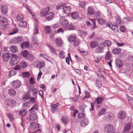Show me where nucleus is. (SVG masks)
I'll return each instance as SVG.
<instances>
[{"mask_svg":"<svg viewBox=\"0 0 133 133\" xmlns=\"http://www.w3.org/2000/svg\"><path fill=\"white\" fill-rule=\"evenodd\" d=\"M45 32L46 34H50L51 32V28L50 26H46L45 27Z\"/></svg>","mask_w":133,"mask_h":133,"instance_id":"nucleus-39","label":"nucleus"},{"mask_svg":"<svg viewBox=\"0 0 133 133\" xmlns=\"http://www.w3.org/2000/svg\"><path fill=\"white\" fill-rule=\"evenodd\" d=\"M126 98L128 100L129 103L133 106V98L127 95H126Z\"/></svg>","mask_w":133,"mask_h":133,"instance_id":"nucleus-33","label":"nucleus"},{"mask_svg":"<svg viewBox=\"0 0 133 133\" xmlns=\"http://www.w3.org/2000/svg\"><path fill=\"white\" fill-rule=\"evenodd\" d=\"M27 112L26 110H22L20 111L19 113V114L20 116H23L26 115Z\"/></svg>","mask_w":133,"mask_h":133,"instance_id":"nucleus-45","label":"nucleus"},{"mask_svg":"<svg viewBox=\"0 0 133 133\" xmlns=\"http://www.w3.org/2000/svg\"><path fill=\"white\" fill-rule=\"evenodd\" d=\"M39 56L42 57H43L46 60L50 62L51 63H53V62H52V59H51V58L50 57H49V58L46 55L42 54H41Z\"/></svg>","mask_w":133,"mask_h":133,"instance_id":"nucleus-21","label":"nucleus"},{"mask_svg":"<svg viewBox=\"0 0 133 133\" xmlns=\"http://www.w3.org/2000/svg\"><path fill=\"white\" fill-rule=\"evenodd\" d=\"M120 49H117V48L114 49L112 51V53L115 55H117L120 52Z\"/></svg>","mask_w":133,"mask_h":133,"instance_id":"nucleus-44","label":"nucleus"},{"mask_svg":"<svg viewBox=\"0 0 133 133\" xmlns=\"http://www.w3.org/2000/svg\"><path fill=\"white\" fill-rule=\"evenodd\" d=\"M8 92L9 95L12 97L16 95V92L15 91L12 89H9Z\"/></svg>","mask_w":133,"mask_h":133,"instance_id":"nucleus-24","label":"nucleus"},{"mask_svg":"<svg viewBox=\"0 0 133 133\" xmlns=\"http://www.w3.org/2000/svg\"><path fill=\"white\" fill-rule=\"evenodd\" d=\"M18 32V30L16 28H15L13 30V32H10L9 34V35H12L17 33Z\"/></svg>","mask_w":133,"mask_h":133,"instance_id":"nucleus-58","label":"nucleus"},{"mask_svg":"<svg viewBox=\"0 0 133 133\" xmlns=\"http://www.w3.org/2000/svg\"><path fill=\"white\" fill-rule=\"evenodd\" d=\"M111 54L109 51H108L106 53L105 57V59L106 61L109 60L111 58Z\"/></svg>","mask_w":133,"mask_h":133,"instance_id":"nucleus-30","label":"nucleus"},{"mask_svg":"<svg viewBox=\"0 0 133 133\" xmlns=\"http://www.w3.org/2000/svg\"><path fill=\"white\" fill-rule=\"evenodd\" d=\"M21 54L22 56L26 58V57H27L29 55V51L27 50H24L22 51L21 52Z\"/></svg>","mask_w":133,"mask_h":133,"instance_id":"nucleus-41","label":"nucleus"},{"mask_svg":"<svg viewBox=\"0 0 133 133\" xmlns=\"http://www.w3.org/2000/svg\"><path fill=\"white\" fill-rule=\"evenodd\" d=\"M54 16V14L52 12H48L45 16L46 19L48 21L51 20Z\"/></svg>","mask_w":133,"mask_h":133,"instance_id":"nucleus-12","label":"nucleus"},{"mask_svg":"<svg viewBox=\"0 0 133 133\" xmlns=\"http://www.w3.org/2000/svg\"><path fill=\"white\" fill-rule=\"evenodd\" d=\"M42 72L41 71H40L38 74V76H37V81H39V79H40V78H41V75H42Z\"/></svg>","mask_w":133,"mask_h":133,"instance_id":"nucleus-59","label":"nucleus"},{"mask_svg":"<svg viewBox=\"0 0 133 133\" xmlns=\"http://www.w3.org/2000/svg\"><path fill=\"white\" fill-rule=\"evenodd\" d=\"M123 19L124 21L127 23L130 22L132 21L131 19L128 18L124 17Z\"/></svg>","mask_w":133,"mask_h":133,"instance_id":"nucleus-53","label":"nucleus"},{"mask_svg":"<svg viewBox=\"0 0 133 133\" xmlns=\"http://www.w3.org/2000/svg\"><path fill=\"white\" fill-rule=\"evenodd\" d=\"M59 55L60 57L62 58H63L64 57V55L62 52H60L59 53Z\"/></svg>","mask_w":133,"mask_h":133,"instance_id":"nucleus-64","label":"nucleus"},{"mask_svg":"<svg viewBox=\"0 0 133 133\" xmlns=\"http://www.w3.org/2000/svg\"><path fill=\"white\" fill-rule=\"evenodd\" d=\"M5 102L8 105L11 106L15 105L16 103L15 100L10 98H7L5 99Z\"/></svg>","mask_w":133,"mask_h":133,"instance_id":"nucleus-6","label":"nucleus"},{"mask_svg":"<svg viewBox=\"0 0 133 133\" xmlns=\"http://www.w3.org/2000/svg\"><path fill=\"white\" fill-rule=\"evenodd\" d=\"M30 113L29 116V118H28L29 121H33L36 120L37 118V116L35 112L31 111Z\"/></svg>","mask_w":133,"mask_h":133,"instance_id":"nucleus-4","label":"nucleus"},{"mask_svg":"<svg viewBox=\"0 0 133 133\" xmlns=\"http://www.w3.org/2000/svg\"><path fill=\"white\" fill-rule=\"evenodd\" d=\"M19 25L22 28L25 27L26 26V23L25 21H23L19 23Z\"/></svg>","mask_w":133,"mask_h":133,"instance_id":"nucleus-47","label":"nucleus"},{"mask_svg":"<svg viewBox=\"0 0 133 133\" xmlns=\"http://www.w3.org/2000/svg\"><path fill=\"white\" fill-rule=\"evenodd\" d=\"M0 23L4 27H5L8 24V20L3 16L0 14Z\"/></svg>","mask_w":133,"mask_h":133,"instance_id":"nucleus-3","label":"nucleus"},{"mask_svg":"<svg viewBox=\"0 0 133 133\" xmlns=\"http://www.w3.org/2000/svg\"><path fill=\"white\" fill-rule=\"evenodd\" d=\"M60 105V104L57 103L56 104H52L51 105V110L53 112H54L57 109V107Z\"/></svg>","mask_w":133,"mask_h":133,"instance_id":"nucleus-19","label":"nucleus"},{"mask_svg":"<svg viewBox=\"0 0 133 133\" xmlns=\"http://www.w3.org/2000/svg\"><path fill=\"white\" fill-rule=\"evenodd\" d=\"M89 123V121L87 118L84 119L82 120L80 123L81 126L82 127H85Z\"/></svg>","mask_w":133,"mask_h":133,"instance_id":"nucleus-16","label":"nucleus"},{"mask_svg":"<svg viewBox=\"0 0 133 133\" xmlns=\"http://www.w3.org/2000/svg\"><path fill=\"white\" fill-rule=\"evenodd\" d=\"M24 18L23 16L21 14H19L16 18L17 20L18 21H21Z\"/></svg>","mask_w":133,"mask_h":133,"instance_id":"nucleus-48","label":"nucleus"},{"mask_svg":"<svg viewBox=\"0 0 133 133\" xmlns=\"http://www.w3.org/2000/svg\"><path fill=\"white\" fill-rule=\"evenodd\" d=\"M80 42L78 41H75L74 43V46L75 47H76L79 44Z\"/></svg>","mask_w":133,"mask_h":133,"instance_id":"nucleus-61","label":"nucleus"},{"mask_svg":"<svg viewBox=\"0 0 133 133\" xmlns=\"http://www.w3.org/2000/svg\"><path fill=\"white\" fill-rule=\"evenodd\" d=\"M22 75L24 77L28 78L30 76V74L28 72H24L22 73Z\"/></svg>","mask_w":133,"mask_h":133,"instance_id":"nucleus-49","label":"nucleus"},{"mask_svg":"<svg viewBox=\"0 0 133 133\" xmlns=\"http://www.w3.org/2000/svg\"><path fill=\"white\" fill-rule=\"evenodd\" d=\"M49 10L50 8L48 6L45 8L43 9L40 12V15L42 17L45 16Z\"/></svg>","mask_w":133,"mask_h":133,"instance_id":"nucleus-8","label":"nucleus"},{"mask_svg":"<svg viewBox=\"0 0 133 133\" xmlns=\"http://www.w3.org/2000/svg\"><path fill=\"white\" fill-rule=\"evenodd\" d=\"M0 8L3 14L5 15L7 14L8 10L6 5L4 4L2 5L1 6Z\"/></svg>","mask_w":133,"mask_h":133,"instance_id":"nucleus-13","label":"nucleus"},{"mask_svg":"<svg viewBox=\"0 0 133 133\" xmlns=\"http://www.w3.org/2000/svg\"><path fill=\"white\" fill-rule=\"evenodd\" d=\"M71 16L73 18L76 19L78 17V14L77 12H75L72 14Z\"/></svg>","mask_w":133,"mask_h":133,"instance_id":"nucleus-42","label":"nucleus"},{"mask_svg":"<svg viewBox=\"0 0 133 133\" xmlns=\"http://www.w3.org/2000/svg\"><path fill=\"white\" fill-rule=\"evenodd\" d=\"M10 50L13 53L17 52L18 51V48L16 46L12 45L10 47Z\"/></svg>","mask_w":133,"mask_h":133,"instance_id":"nucleus-31","label":"nucleus"},{"mask_svg":"<svg viewBox=\"0 0 133 133\" xmlns=\"http://www.w3.org/2000/svg\"><path fill=\"white\" fill-rule=\"evenodd\" d=\"M111 29L115 32H117L118 30L117 26V25H113V26L111 28Z\"/></svg>","mask_w":133,"mask_h":133,"instance_id":"nucleus-46","label":"nucleus"},{"mask_svg":"<svg viewBox=\"0 0 133 133\" xmlns=\"http://www.w3.org/2000/svg\"><path fill=\"white\" fill-rule=\"evenodd\" d=\"M105 45V46L107 47L110 46L111 44V41L108 40H105L104 43H103Z\"/></svg>","mask_w":133,"mask_h":133,"instance_id":"nucleus-38","label":"nucleus"},{"mask_svg":"<svg viewBox=\"0 0 133 133\" xmlns=\"http://www.w3.org/2000/svg\"><path fill=\"white\" fill-rule=\"evenodd\" d=\"M126 113L123 111L119 112L118 113V117L120 119H124L125 117Z\"/></svg>","mask_w":133,"mask_h":133,"instance_id":"nucleus-14","label":"nucleus"},{"mask_svg":"<svg viewBox=\"0 0 133 133\" xmlns=\"http://www.w3.org/2000/svg\"><path fill=\"white\" fill-rule=\"evenodd\" d=\"M2 59L4 62H6L8 61L10 57V54L7 52L3 53L2 55Z\"/></svg>","mask_w":133,"mask_h":133,"instance_id":"nucleus-7","label":"nucleus"},{"mask_svg":"<svg viewBox=\"0 0 133 133\" xmlns=\"http://www.w3.org/2000/svg\"><path fill=\"white\" fill-rule=\"evenodd\" d=\"M87 106L84 104H82L79 106V108L81 112H84L87 109Z\"/></svg>","mask_w":133,"mask_h":133,"instance_id":"nucleus-29","label":"nucleus"},{"mask_svg":"<svg viewBox=\"0 0 133 133\" xmlns=\"http://www.w3.org/2000/svg\"><path fill=\"white\" fill-rule=\"evenodd\" d=\"M17 72V70L14 69L10 70L9 72V78H10L13 76H14Z\"/></svg>","mask_w":133,"mask_h":133,"instance_id":"nucleus-18","label":"nucleus"},{"mask_svg":"<svg viewBox=\"0 0 133 133\" xmlns=\"http://www.w3.org/2000/svg\"><path fill=\"white\" fill-rule=\"evenodd\" d=\"M24 41L23 38L21 36L18 37H15L11 41V42L13 44H16L17 43H21Z\"/></svg>","mask_w":133,"mask_h":133,"instance_id":"nucleus-5","label":"nucleus"},{"mask_svg":"<svg viewBox=\"0 0 133 133\" xmlns=\"http://www.w3.org/2000/svg\"><path fill=\"white\" fill-rule=\"evenodd\" d=\"M30 98V96L29 95L27 94H24L22 97V99L23 100L25 101L29 99Z\"/></svg>","mask_w":133,"mask_h":133,"instance_id":"nucleus-50","label":"nucleus"},{"mask_svg":"<svg viewBox=\"0 0 133 133\" xmlns=\"http://www.w3.org/2000/svg\"><path fill=\"white\" fill-rule=\"evenodd\" d=\"M95 14L96 17H99L101 15V12L99 11H97L96 12Z\"/></svg>","mask_w":133,"mask_h":133,"instance_id":"nucleus-63","label":"nucleus"},{"mask_svg":"<svg viewBox=\"0 0 133 133\" xmlns=\"http://www.w3.org/2000/svg\"><path fill=\"white\" fill-rule=\"evenodd\" d=\"M116 64L119 68H121L123 65L122 61L120 59H116Z\"/></svg>","mask_w":133,"mask_h":133,"instance_id":"nucleus-17","label":"nucleus"},{"mask_svg":"<svg viewBox=\"0 0 133 133\" xmlns=\"http://www.w3.org/2000/svg\"><path fill=\"white\" fill-rule=\"evenodd\" d=\"M96 84L97 86L99 88L101 87L102 86L101 82L99 80H98L96 81Z\"/></svg>","mask_w":133,"mask_h":133,"instance_id":"nucleus-55","label":"nucleus"},{"mask_svg":"<svg viewBox=\"0 0 133 133\" xmlns=\"http://www.w3.org/2000/svg\"><path fill=\"white\" fill-rule=\"evenodd\" d=\"M34 56L32 54H29L28 56L26 57L25 59L29 61H33L35 60Z\"/></svg>","mask_w":133,"mask_h":133,"instance_id":"nucleus-22","label":"nucleus"},{"mask_svg":"<svg viewBox=\"0 0 133 133\" xmlns=\"http://www.w3.org/2000/svg\"><path fill=\"white\" fill-rule=\"evenodd\" d=\"M55 41L57 45L59 46H61L63 43L62 40L59 38H57L55 40Z\"/></svg>","mask_w":133,"mask_h":133,"instance_id":"nucleus-27","label":"nucleus"},{"mask_svg":"<svg viewBox=\"0 0 133 133\" xmlns=\"http://www.w3.org/2000/svg\"><path fill=\"white\" fill-rule=\"evenodd\" d=\"M30 127L32 129L38 128L39 127V124L36 122H32L30 124Z\"/></svg>","mask_w":133,"mask_h":133,"instance_id":"nucleus-23","label":"nucleus"},{"mask_svg":"<svg viewBox=\"0 0 133 133\" xmlns=\"http://www.w3.org/2000/svg\"><path fill=\"white\" fill-rule=\"evenodd\" d=\"M21 85L20 81L18 80L13 81L12 82V86L14 88H19Z\"/></svg>","mask_w":133,"mask_h":133,"instance_id":"nucleus-11","label":"nucleus"},{"mask_svg":"<svg viewBox=\"0 0 133 133\" xmlns=\"http://www.w3.org/2000/svg\"><path fill=\"white\" fill-rule=\"evenodd\" d=\"M97 21L98 23L101 25L105 24L107 23V21L105 19L101 18H98Z\"/></svg>","mask_w":133,"mask_h":133,"instance_id":"nucleus-26","label":"nucleus"},{"mask_svg":"<svg viewBox=\"0 0 133 133\" xmlns=\"http://www.w3.org/2000/svg\"><path fill=\"white\" fill-rule=\"evenodd\" d=\"M131 128V125L129 123L126 124L125 125L123 131L124 132H128Z\"/></svg>","mask_w":133,"mask_h":133,"instance_id":"nucleus-20","label":"nucleus"},{"mask_svg":"<svg viewBox=\"0 0 133 133\" xmlns=\"http://www.w3.org/2000/svg\"><path fill=\"white\" fill-rule=\"evenodd\" d=\"M60 23L61 25H66V20L65 18L64 17H62L60 18Z\"/></svg>","mask_w":133,"mask_h":133,"instance_id":"nucleus-34","label":"nucleus"},{"mask_svg":"<svg viewBox=\"0 0 133 133\" xmlns=\"http://www.w3.org/2000/svg\"><path fill=\"white\" fill-rule=\"evenodd\" d=\"M104 100V98L102 97H99L97 98L96 101L97 104H99L102 103Z\"/></svg>","mask_w":133,"mask_h":133,"instance_id":"nucleus-35","label":"nucleus"},{"mask_svg":"<svg viewBox=\"0 0 133 133\" xmlns=\"http://www.w3.org/2000/svg\"><path fill=\"white\" fill-rule=\"evenodd\" d=\"M87 13L89 15H92L95 14V10L94 9L89 7L87 9Z\"/></svg>","mask_w":133,"mask_h":133,"instance_id":"nucleus-25","label":"nucleus"},{"mask_svg":"<svg viewBox=\"0 0 133 133\" xmlns=\"http://www.w3.org/2000/svg\"><path fill=\"white\" fill-rule=\"evenodd\" d=\"M114 128L111 124H108L104 127V131L108 133H113Z\"/></svg>","mask_w":133,"mask_h":133,"instance_id":"nucleus-2","label":"nucleus"},{"mask_svg":"<svg viewBox=\"0 0 133 133\" xmlns=\"http://www.w3.org/2000/svg\"><path fill=\"white\" fill-rule=\"evenodd\" d=\"M48 46L49 48V49L51 52L55 55H57V54L56 52V49L55 48H53L52 46L50 45H48Z\"/></svg>","mask_w":133,"mask_h":133,"instance_id":"nucleus-36","label":"nucleus"},{"mask_svg":"<svg viewBox=\"0 0 133 133\" xmlns=\"http://www.w3.org/2000/svg\"><path fill=\"white\" fill-rule=\"evenodd\" d=\"M105 47L104 44L103 43L100 44V46L97 48L95 50V52L97 53H101L103 51V49Z\"/></svg>","mask_w":133,"mask_h":133,"instance_id":"nucleus-9","label":"nucleus"},{"mask_svg":"<svg viewBox=\"0 0 133 133\" xmlns=\"http://www.w3.org/2000/svg\"><path fill=\"white\" fill-rule=\"evenodd\" d=\"M76 38V37L75 35H70L68 38V41L70 42H72L75 41Z\"/></svg>","mask_w":133,"mask_h":133,"instance_id":"nucleus-15","label":"nucleus"},{"mask_svg":"<svg viewBox=\"0 0 133 133\" xmlns=\"http://www.w3.org/2000/svg\"><path fill=\"white\" fill-rule=\"evenodd\" d=\"M106 111V109L105 108H102L99 110L98 115H101L104 114Z\"/></svg>","mask_w":133,"mask_h":133,"instance_id":"nucleus-43","label":"nucleus"},{"mask_svg":"<svg viewBox=\"0 0 133 133\" xmlns=\"http://www.w3.org/2000/svg\"><path fill=\"white\" fill-rule=\"evenodd\" d=\"M116 23L118 25L120 24L121 22V19L119 17H116Z\"/></svg>","mask_w":133,"mask_h":133,"instance_id":"nucleus-54","label":"nucleus"},{"mask_svg":"<svg viewBox=\"0 0 133 133\" xmlns=\"http://www.w3.org/2000/svg\"><path fill=\"white\" fill-rule=\"evenodd\" d=\"M60 25L59 24H56L52 25V27L53 29H56L59 27Z\"/></svg>","mask_w":133,"mask_h":133,"instance_id":"nucleus-62","label":"nucleus"},{"mask_svg":"<svg viewBox=\"0 0 133 133\" xmlns=\"http://www.w3.org/2000/svg\"><path fill=\"white\" fill-rule=\"evenodd\" d=\"M61 120L64 124H66V116L63 117L62 118Z\"/></svg>","mask_w":133,"mask_h":133,"instance_id":"nucleus-57","label":"nucleus"},{"mask_svg":"<svg viewBox=\"0 0 133 133\" xmlns=\"http://www.w3.org/2000/svg\"><path fill=\"white\" fill-rule=\"evenodd\" d=\"M56 9L57 10L63 9L64 12L65 13H66V6L65 3L63 4L62 5H58L56 7Z\"/></svg>","mask_w":133,"mask_h":133,"instance_id":"nucleus-10","label":"nucleus"},{"mask_svg":"<svg viewBox=\"0 0 133 133\" xmlns=\"http://www.w3.org/2000/svg\"><path fill=\"white\" fill-rule=\"evenodd\" d=\"M68 56L69 57H67V63L68 64H69V59H70L71 62H72V60L70 56V53H68Z\"/></svg>","mask_w":133,"mask_h":133,"instance_id":"nucleus-56","label":"nucleus"},{"mask_svg":"<svg viewBox=\"0 0 133 133\" xmlns=\"http://www.w3.org/2000/svg\"><path fill=\"white\" fill-rule=\"evenodd\" d=\"M64 32V30L62 28H60L59 29H58L56 32V33H63Z\"/></svg>","mask_w":133,"mask_h":133,"instance_id":"nucleus-60","label":"nucleus"},{"mask_svg":"<svg viewBox=\"0 0 133 133\" xmlns=\"http://www.w3.org/2000/svg\"><path fill=\"white\" fill-rule=\"evenodd\" d=\"M38 109L37 105L36 104L34 105L29 110L30 112L31 111H34L35 112L36 110Z\"/></svg>","mask_w":133,"mask_h":133,"instance_id":"nucleus-40","label":"nucleus"},{"mask_svg":"<svg viewBox=\"0 0 133 133\" xmlns=\"http://www.w3.org/2000/svg\"><path fill=\"white\" fill-rule=\"evenodd\" d=\"M85 2H80L79 4V7L81 8H83L85 6Z\"/></svg>","mask_w":133,"mask_h":133,"instance_id":"nucleus-51","label":"nucleus"},{"mask_svg":"<svg viewBox=\"0 0 133 133\" xmlns=\"http://www.w3.org/2000/svg\"><path fill=\"white\" fill-rule=\"evenodd\" d=\"M99 44L96 41H92L90 43V46L92 48H94Z\"/></svg>","mask_w":133,"mask_h":133,"instance_id":"nucleus-28","label":"nucleus"},{"mask_svg":"<svg viewBox=\"0 0 133 133\" xmlns=\"http://www.w3.org/2000/svg\"><path fill=\"white\" fill-rule=\"evenodd\" d=\"M29 43L28 42H26L23 43L21 45L22 48H25L28 47L29 46Z\"/></svg>","mask_w":133,"mask_h":133,"instance_id":"nucleus-37","label":"nucleus"},{"mask_svg":"<svg viewBox=\"0 0 133 133\" xmlns=\"http://www.w3.org/2000/svg\"><path fill=\"white\" fill-rule=\"evenodd\" d=\"M32 43L34 45L38 44V41L37 40L36 36L34 35L32 38Z\"/></svg>","mask_w":133,"mask_h":133,"instance_id":"nucleus-32","label":"nucleus"},{"mask_svg":"<svg viewBox=\"0 0 133 133\" xmlns=\"http://www.w3.org/2000/svg\"><path fill=\"white\" fill-rule=\"evenodd\" d=\"M74 29V26L72 24H69L67 27V30H73Z\"/></svg>","mask_w":133,"mask_h":133,"instance_id":"nucleus-52","label":"nucleus"},{"mask_svg":"<svg viewBox=\"0 0 133 133\" xmlns=\"http://www.w3.org/2000/svg\"><path fill=\"white\" fill-rule=\"evenodd\" d=\"M18 57L16 55L12 54L11 56V60L10 61V63L12 66H13L17 64V58Z\"/></svg>","mask_w":133,"mask_h":133,"instance_id":"nucleus-1","label":"nucleus"}]
</instances>
